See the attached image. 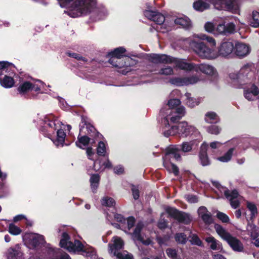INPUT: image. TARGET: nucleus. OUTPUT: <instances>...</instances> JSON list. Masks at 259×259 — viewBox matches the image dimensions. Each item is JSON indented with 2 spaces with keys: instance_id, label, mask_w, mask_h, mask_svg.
I'll return each instance as SVG.
<instances>
[{
  "instance_id": "1",
  "label": "nucleus",
  "mask_w": 259,
  "mask_h": 259,
  "mask_svg": "<svg viewBox=\"0 0 259 259\" xmlns=\"http://www.w3.org/2000/svg\"><path fill=\"white\" fill-rule=\"evenodd\" d=\"M38 124L42 134L50 139L56 133V138L52 139L53 143L57 147H62L65 145L67 134H69L71 129L70 125L62 124L53 114L43 116L38 120Z\"/></svg>"
},
{
  "instance_id": "2",
  "label": "nucleus",
  "mask_w": 259,
  "mask_h": 259,
  "mask_svg": "<svg viewBox=\"0 0 259 259\" xmlns=\"http://www.w3.org/2000/svg\"><path fill=\"white\" fill-rule=\"evenodd\" d=\"M201 58L213 60L218 58V53L215 49V39L205 34H195L192 38H187L184 40Z\"/></svg>"
},
{
  "instance_id": "3",
  "label": "nucleus",
  "mask_w": 259,
  "mask_h": 259,
  "mask_svg": "<svg viewBox=\"0 0 259 259\" xmlns=\"http://www.w3.org/2000/svg\"><path fill=\"white\" fill-rule=\"evenodd\" d=\"M59 3L61 7L67 8L65 12L73 18L91 13L97 4L96 0H60Z\"/></svg>"
},
{
  "instance_id": "4",
  "label": "nucleus",
  "mask_w": 259,
  "mask_h": 259,
  "mask_svg": "<svg viewBox=\"0 0 259 259\" xmlns=\"http://www.w3.org/2000/svg\"><path fill=\"white\" fill-rule=\"evenodd\" d=\"M161 131L165 137L177 135L180 138L195 139L196 141H200L201 139L198 130L185 121L180 122L177 125L170 126V128H168L166 125L162 127Z\"/></svg>"
},
{
  "instance_id": "5",
  "label": "nucleus",
  "mask_w": 259,
  "mask_h": 259,
  "mask_svg": "<svg viewBox=\"0 0 259 259\" xmlns=\"http://www.w3.org/2000/svg\"><path fill=\"white\" fill-rule=\"evenodd\" d=\"M60 246L67 249L69 252L82 251L91 259H97L98 256L96 250L93 247L84 245L78 240H74L73 242L69 240L68 235L64 232L60 242Z\"/></svg>"
},
{
  "instance_id": "6",
  "label": "nucleus",
  "mask_w": 259,
  "mask_h": 259,
  "mask_svg": "<svg viewBox=\"0 0 259 259\" xmlns=\"http://www.w3.org/2000/svg\"><path fill=\"white\" fill-rule=\"evenodd\" d=\"M106 219L114 227L121 229L126 233H129L135 223V219L133 217L125 219L122 215L114 212L107 214Z\"/></svg>"
},
{
  "instance_id": "7",
  "label": "nucleus",
  "mask_w": 259,
  "mask_h": 259,
  "mask_svg": "<svg viewBox=\"0 0 259 259\" xmlns=\"http://www.w3.org/2000/svg\"><path fill=\"white\" fill-rule=\"evenodd\" d=\"M174 158L178 161L181 159L180 149L178 145H171L166 149L165 155L163 158V164L164 167L170 172H173L175 176L179 173L178 167L169 161L170 159Z\"/></svg>"
},
{
  "instance_id": "8",
  "label": "nucleus",
  "mask_w": 259,
  "mask_h": 259,
  "mask_svg": "<svg viewBox=\"0 0 259 259\" xmlns=\"http://www.w3.org/2000/svg\"><path fill=\"white\" fill-rule=\"evenodd\" d=\"M108 246L109 253L118 259H133V256L131 253L126 250H122L124 242L120 237L114 236L112 240V243L109 244Z\"/></svg>"
},
{
  "instance_id": "9",
  "label": "nucleus",
  "mask_w": 259,
  "mask_h": 259,
  "mask_svg": "<svg viewBox=\"0 0 259 259\" xmlns=\"http://www.w3.org/2000/svg\"><path fill=\"white\" fill-rule=\"evenodd\" d=\"M214 229L218 234L229 244L233 250L238 252L243 251L242 243L236 238L232 236L222 226L215 224Z\"/></svg>"
},
{
  "instance_id": "10",
  "label": "nucleus",
  "mask_w": 259,
  "mask_h": 259,
  "mask_svg": "<svg viewBox=\"0 0 259 259\" xmlns=\"http://www.w3.org/2000/svg\"><path fill=\"white\" fill-rule=\"evenodd\" d=\"M109 62L113 66L120 69L118 71L123 74H125L131 71L132 67L137 62L136 60L128 56L124 58L111 57Z\"/></svg>"
},
{
  "instance_id": "11",
  "label": "nucleus",
  "mask_w": 259,
  "mask_h": 259,
  "mask_svg": "<svg viewBox=\"0 0 259 259\" xmlns=\"http://www.w3.org/2000/svg\"><path fill=\"white\" fill-rule=\"evenodd\" d=\"M161 112L165 115L164 119V126L167 125L168 128H170L168 123L169 120L172 122H176L182 118L185 114V108L183 106H179L177 108L162 109Z\"/></svg>"
},
{
  "instance_id": "12",
  "label": "nucleus",
  "mask_w": 259,
  "mask_h": 259,
  "mask_svg": "<svg viewBox=\"0 0 259 259\" xmlns=\"http://www.w3.org/2000/svg\"><path fill=\"white\" fill-rule=\"evenodd\" d=\"M44 86L45 83L40 80H26L20 83L17 88V91L22 95L26 94L30 91L43 93L44 92H40V91L44 89Z\"/></svg>"
},
{
  "instance_id": "13",
  "label": "nucleus",
  "mask_w": 259,
  "mask_h": 259,
  "mask_svg": "<svg viewBox=\"0 0 259 259\" xmlns=\"http://www.w3.org/2000/svg\"><path fill=\"white\" fill-rule=\"evenodd\" d=\"M247 140H245L244 138H236L228 141L227 142V146L230 147V148L223 155L218 157L217 160L222 162H228L230 161L233 155L235 148L241 143Z\"/></svg>"
},
{
  "instance_id": "14",
  "label": "nucleus",
  "mask_w": 259,
  "mask_h": 259,
  "mask_svg": "<svg viewBox=\"0 0 259 259\" xmlns=\"http://www.w3.org/2000/svg\"><path fill=\"white\" fill-rule=\"evenodd\" d=\"M211 3L215 9L227 10L236 13L239 10V6L236 0H207Z\"/></svg>"
},
{
  "instance_id": "15",
  "label": "nucleus",
  "mask_w": 259,
  "mask_h": 259,
  "mask_svg": "<svg viewBox=\"0 0 259 259\" xmlns=\"http://www.w3.org/2000/svg\"><path fill=\"white\" fill-rule=\"evenodd\" d=\"M212 184L221 193H224L226 197L229 199L231 205L233 208H236L239 206V194L236 190H234L230 192L217 182H212Z\"/></svg>"
},
{
  "instance_id": "16",
  "label": "nucleus",
  "mask_w": 259,
  "mask_h": 259,
  "mask_svg": "<svg viewBox=\"0 0 259 259\" xmlns=\"http://www.w3.org/2000/svg\"><path fill=\"white\" fill-rule=\"evenodd\" d=\"M200 81L197 75H190L184 77H175L169 79V82L176 86H188L197 83Z\"/></svg>"
},
{
  "instance_id": "17",
  "label": "nucleus",
  "mask_w": 259,
  "mask_h": 259,
  "mask_svg": "<svg viewBox=\"0 0 259 259\" xmlns=\"http://www.w3.org/2000/svg\"><path fill=\"white\" fill-rule=\"evenodd\" d=\"M165 211L170 217L177 220L179 222L188 224L191 221L189 214L179 211L175 208L167 207L165 208Z\"/></svg>"
},
{
  "instance_id": "18",
  "label": "nucleus",
  "mask_w": 259,
  "mask_h": 259,
  "mask_svg": "<svg viewBox=\"0 0 259 259\" xmlns=\"http://www.w3.org/2000/svg\"><path fill=\"white\" fill-rule=\"evenodd\" d=\"M169 64L174 63L175 67L181 70L191 71L194 70L195 63L187 62L185 59L174 58L170 56Z\"/></svg>"
},
{
  "instance_id": "19",
  "label": "nucleus",
  "mask_w": 259,
  "mask_h": 259,
  "mask_svg": "<svg viewBox=\"0 0 259 259\" xmlns=\"http://www.w3.org/2000/svg\"><path fill=\"white\" fill-rule=\"evenodd\" d=\"M144 15L148 19L159 25L162 24L165 21L164 15L157 11H153L149 5H147V9L144 11Z\"/></svg>"
},
{
  "instance_id": "20",
  "label": "nucleus",
  "mask_w": 259,
  "mask_h": 259,
  "mask_svg": "<svg viewBox=\"0 0 259 259\" xmlns=\"http://www.w3.org/2000/svg\"><path fill=\"white\" fill-rule=\"evenodd\" d=\"M234 49V46L232 42L228 40L223 41L217 50V52H218V57H227L232 54Z\"/></svg>"
},
{
  "instance_id": "21",
  "label": "nucleus",
  "mask_w": 259,
  "mask_h": 259,
  "mask_svg": "<svg viewBox=\"0 0 259 259\" xmlns=\"http://www.w3.org/2000/svg\"><path fill=\"white\" fill-rule=\"evenodd\" d=\"M236 32V26L233 22H225L218 24L216 27L217 34L228 35Z\"/></svg>"
},
{
  "instance_id": "22",
  "label": "nucleus",
  "mask_w": 259,
  "mask_h": 259,
  "mask_svg": "<svg viewBox=\"0 0 259 259\" xmlns=\"http://www.w3.org/2000/svg\"><path fill=\"white\" fill-rule=\"evenodd\" d=\"M143 226V224L142 222H139L137 224L134 232L132 234V237L134 240L140 241L143 244L148 245L151 243L152 240L149 237L145 239L143 234H141Z\"/></svg>"
},
{
  "instance_id": "23",
  "label": "nucleus",
  "mask_w": 259,
  "mask_h": 259,
  "mask_svg": "<svg viewBox=\"0 0 259 259\" xmlns=\"http://www.w3.org/2000/svg\"><path fill=\"white\" fill-rule=\"evenodd\" d=\"M10 73L11 74H9L8 73L0 77V84L4 88L10 89L15 85V77L16 75L15 70L12 71Z\"/></svg>"
},
{
  "instance_id": "24",
  "label": "nucleus",
  "mask_w": 259,
  "mask_h": 259,
  "mask_svg": "<svg viewBox=\"0 0 259 259\" xmlns=\"http://www.w3.org/2000/svg\"><path fill=\"white\" fill-rule=\"evenodd\" d=\"M28 239L29 245L33 248L41 247L46 243L44 236L38 234H30Z\"/></svg>"
},
{
  "instance_id": "25",
  "label": "nucleus",
  "mask_w": 259,
  "mask_h": 259,
  "mask_svg": "<svg viewBox=\"0 0 259 259\" xmlns=\"http://www.w3.org/2000/svg\"><path fill=\"white\" fill-rule=\"evenodd\" d=\"M112 163L108 159L98 158L94 162L93 169L96 171H103L106 168H111Z\"/></svg>"
},
{
  "instance_id": "26",
  "label": "nucleus",
  "mask_w": 259,
  "mask_h": 259,
  "mask_svg": "<svg viewBox=\"0 0 259 259\" xmlns=\"http://www.w3.org/2000/svg\"><path fill=\"white\" fill-rule=\"evenodd\" d=\"M170 56L165 54H151L148 57V60L154 63L169 64Z\"/></svg>"
},
{
  "instance_id": "27",
  "label": "nucleus",
  "mask_w": 259,
  "mask_h": 259,
  "mask_svg": "<svg viewBox=\"0 0 259 259\" xmlns=\"http://www.w3.org/2000/svg\"><path fill=\"white\" fill-rule=\"evenodd\" d=\"M194 71L196 72L200 71L209 75H213L215 72L214 68L208 64H195Z\"/></svg>"
},
{
  "instance_id": "28",
  "label": "nucleus",
  "mask_w": 259,
  "mask_h": 259,
  "mask_svg": "<svg viewBox=\"0 0 259 259\" xmlns=\"http://www.w3.org/2000/svg\"><path fill=\"white\" fill-rule=\"evenodd\" d=\"M236 55L239 57H244L248 55L250 52V48L246 44L238 42L234 47Z\"/></svg>"
},
{
  "instance_id": "29",
  "label": "nucleus",
  "mask_w": 259,
  "mask_h": 259,
  "mask_svg": "<svg viewBox=\"0 0 259 259\" xmlns=\"http://www.w3.org/2000/svg\"><path fill=\"white\" fill-rule=\"evenodd\" d=\"M258 94L259 90L254 84H252L250 88L246 89L244 91V97L248 101H252L256 99Z\"/></svg>"
},
{
  "instance_id": "30",
  "label": "nucleus",
  "mask_w": 259,
  "mask_h": 259,
  "mask_svg": "<svg viewBox=\"0 0 259 259\" xmlns=\"http://www.w3.org/2000/svg\"><path fill=\"white\" fill-rule=\"evenodd\" d=\"M199 217L206 224H210L213 223V219L211 213L208 211L204 206H201L198 210Z\"/></svg>"
},
{
  "instance_id": "31",
  "label": "nucleus",
  "mask_w": 259,
  "mask_h": 259,
  "mask_svg": "<svg viewBox=\"0 0 259 259\" xmlns=\"http://www.w3.org/2000/svg\"><path fill=\"white\" fill-rule=\"evenodd\" d=\"M205 241L209 245L210 248L213 250H219L224 252V250L222 243L213 237L210 236L205 239Z\"/></svg>"
},
{
  "instance_id": "32",
  "label": "nucleus",
  "mask_w": 259,
  "mask_h": 259,
  "mask_svg": "<svg viewBox=\"0 0 259 259\" xmlns=\"http://www.w3.org/2000/svg\"><path fill=\"white\" fill-rule=\"evenodd\" d=\"M183 101L188 107L193 108L197 106L201 102L200 98H194L192 97L191 94L186 93L184 96Z\"/></svg>"
},
{
  "instance_id": "33",
  "label": "nucleus",
  "mask_w": 259,
  "mask_h": 259,
  "mask_svg": "<svg viewBox=\"0 0 259 259\" xmlns=\"http://www.w3.org/2000/svg\"><path fill=\"white\" fill-rule=\"evenodd\" d=\"M15 70V66L7 61H0V77L9 73L11 74L12 71Z\"/></svg>"
},
{
  "instance_id": "34",
  "label": "nucleus",
  "mask_w": 259,
  "mask_h": 259,
  "mask_svg": "<svg viewBox=\"0 0 259 259\" xmlns=\"http://www.w3.org/2000/svg\"><path fill=\"white\" fill-rule=\"evenodd\" d=\"M207 148V145L205 143H203L201 147L199 158L201 164L203 166H206L210 164V161L206 153Z\"/></svg>"
},
{
  "instance_id": "35",
  "label": "nucleus",
  "mask_w": 259,
  "mask_h": 259,
  "mask_svg": "<svg viewBox=\"0 0 259 259\" xmlns=\"http://www.w3.org/2000/svg\"><path fill=\"white\" fill-rule=\"evenodd\" d=\"M22 253L18 247L10 248L7 252V259H22Z\"/></svg>"
},
{
  "instance_id": "36",
  "label": "nucleus",
  "mask_w": 259,
  "mask_h": 259,
  "mask_svg": "<svg viewBox=\"0 0 259 259\" xmlns=\"http://www.w3.org/2000/svg\"><path fill=\"white\" fill-rule=\"evenodd\" d=\"M190 142H183L181 147V150L184 152H190L192 150L194 146H197L200 141H196L195 139H192Z\"/></svg>"
},
{
  "instance_id": "37",
  "label": "nucleus",
  "mask_w": 259,
  "mask_h": 259,
  "mask_svg": "<svg viewBox=\"0 0 259 259\" xmlns=\"http://www.w3.org/2000/svg\"><path fill=\"white\" fill-rule=\"evenodd\" d=\"M249 25L254 28L259 27V12L254 11L248 18Z\"/></svg>"
},
{
  "instance_id": "38",
  "label": "nucleus",
  "mask_w": 259,
  "mask_h": 259,
  "mask_svg": "<svg viewBox=\"0 0 259 259\" xmlns=\"http://www.w3.org/2000/svg\"><path fill=\"white\" fill-rule=\"evenodd\" d=\"M204 120L208 123H217L219 122L220 118L216 113L210 111L205 114Z\"/></svg>"
},
{
  "instance_id": "39",
  "label": "nucleus",
  "mask_w": 259,
  "mask_h": 259,
  "mask_svg": "<svg viewBox=\"0 0 259 259\" xmlns=\"http://www.w3.org/2000/svg\"><path fill=\"white\" fill-rule=\"evenodd\" d=\"M175 23L185 29L189 28L191 26V22L189 19L186 16L180 17L176 18L175 20Z\"/></svg>"
},
{
  "instance_id": "40",
  "label": "nucleus",
  "mask_w": 259,
  "mask_h": 259,
  "mask_svg": "<svg viewBox=\"0 0 259 259\" xmlns=\"http://www.w3.org/2000/svg\"><path fill=\"white\" fill-rule=\"evenodd\" d=\"M100 179V178L98 174H93L91 176L90 182L91 189L94 193L97 191L99 186Z\"/></svg>"
},
{
  "instance_id": "41",
  "label": "nucleus",
  "mask_w": 259,
  "mask_h": 259,
  "mask_svg": "<svg viewBox=\"0 0 259 259\" xmlns=\"http://www.w3.org/2000/svg\"><path fill=\"white\" fill-rule=\"evenodd\" d=\"M194 9L197 11H203L209 8V5L201 0H198L193 3Z\"/></svg>"
},
{
  "instance_id": "42",
  "label": "nucleus",
  "mask_w": 259,
  "mask_h": 259,
  "mask_svg": "<svg viewBox=\"0 0 259 259\" xmlns=\"http://www.w3.org/2000/svg\"><path fill=\"white\" fill-rule=\"evenodd\" d=\"M229 78L231 79L233 85L235 87H238L239 83H241V80H242L239 72H231L229 74Z\"/></svg>"
},
{
  "instance_id": "43",
  "label": "nucleus",
  "mask_w": 259,
  "mask_h": 259,
  "mask_svg": "<svg viewBox=\"0 0 259 259\" xmlns=\"http://www.w3.org/2000/svg\"><path fill=\"white\" fill-rule=\"evenodd\" d=\"M107 149V144L106 142L100 141L98 143L97 148V154L99 156H105Z\"/></svg>"
},
{
  "instance_id": "44",
  "label": "nucleus",
  "mask_w": 259,
  "mask_h": 259,
  "mask_svg": "<svg viewBox=\"0 0 259 259\" xmlns=\"http://www.w3.org/2000/svg\"><path fill=\"white\" fill-rule=\"evenodd\" d=\"M90 142V138L86 136L78 137V140L76 142V145L81 149H84L88 146Z\"/></svg>"
},
{
  "instance_id": "45",
  "label": "nucleus",
  "mask_w": 259,
  "mask_h": 259,
  "mask_svg": "<svg viewBox=\"0 0 259 259\" xmlns=\"http://www.w3.org/2000/svg\"><path fill=\"white\" fill-rule=\"evenodd\" d=\"M248 234L250 235L251 239H255L258 236V232L256 227L252 224H248L246 228Z\"/></svg>"
},
{
  "instance_id": "46",
  "label": "nucleus",
  "mask_w": 259,
  "mask_h": 259,
  "mask_svg": "<svg viewBox=\"0 0 259 259\" xmlns=\"http://www.w3.org/2000/svg\"><path fill=\"white\" fill-rule=\"evenodd\" d=\"M101 203L104 206L112 207L115 204V201L113 198L105 196L101 199Z\"/></svg>"
},
{
  "instance_id": "47",
  "label": "nucleus",
  "mask_w": 259,
  "mask_h": 259,
  "mask_svg": "<svg viewBox=\"0 0 259 259\" xmlns=\"http://www.w3.org/2000/svg\"><path fill=\"white\" fill-rule=\"evenodd\" d=\"M126 50L123 47H119L115 49L111 53L112 57H117L118 58H124V53Z\"/></svg>"
},
{
  "instance_id": "48",
  "label": "nucleus",
  "mask_w": 259,
  "mask_h": 259,
  "mask_svg": "<svg viewBox=\"0 0 259 259\" xmlns=\"http://www.w3.org/2000/svg\"><path fill=\"white\" fill-rule=\"evenodd\" d=\"M96 13L99 19H104L108 14L107 9L103 6H100L97 8Z\"/></svg>"
},
{
  "instance_id": "49",
  "label": "nucleus",
  "mask_w": 259,
  "mask_h": 259,
  "mask_svg": "<svg viewBox=\"0 0 259 259\" xmlns=\"http://www.w3.org/2000/svg\"><path fill=\"white\" fill-rule=\"evenodd\" d=\"M174 72V69L171 67L166 66L161 68L157 74L163 75H172Z\"/></svg>"
},
{
  "instance_id": "50",
  "label": "nucleus",
  "mask_w": 259,
  "mask_h": 259,
  "mask_svg": "<svg viewBox=\"0 0 259 259\" xmlns=\"http://www.w3.org/2000/svg\"><path fill=\"white\" fill-rule=\"evenodd\" d=\"M80 133L83 132V130L85 129L87 131L88 134L94 132L95 131V128L93 126L91 125L90 123H87L83 121L81 122V123L80 124Z\"/></svg>"
},
{
  "instance_id": "51",
  "label": "nucleus",
  "mask_w": 259,
  "mask_h": 259,
  "mask_svg": "<svg viewBox=\"0 0 259 259\" xmlns=\"http://www.w3.org/2000/svg\"><path fill=\"white\" fill-rule=\"evenodd\" d=\"M250 66L249 65H245L240 69L239 74L243 80L245 76H247L250 73Z\"/></svg>"
},
{
  "instance_id": "52",
  "label": "nucleus",
  "mask_w": 259,
  "mask_h": 259,
  "mask_svg": "<svg viewBox=\"0 0 259 259\" xmlns=\"http://www.w3.org/2000/svg\"><path fill=\"white\" fill-rule=\"evenodd\" d=\"M247 207L250 212V218L253 219L256 215L257 213L256 205L253 203L247 202Z\"/></svg>"
},
{
  "instance_id": "53",
  "label": "nucleus",
  "mask_w": 259,
  "mask_h": 259,
  "mask_svg": "<svg viewBox=\"0 0 259 259\" xmlns=\"http://www.w3.org/2000/svg\"><path fill=\"white\" fill-rule=\"evenodd\" d=\"M221 130V128L219 126L214 124L208 126L206 128V131L208 133L213 135L219 134Z\"/></svg>"
},
{
  "instance_id": "54",
  "label": "nucleus",
  "mask_w": 259,
  "mask_h": 259,
  "mask_svg": "<svg viewBox=\"0 0 259 259\" xmlns=\"http://www.w3.org/2000/svg\"><path fill=\"white\" fill-rule=\"evenodd\" d=\"M181 103V102L179 99H171L167 102V106L168 107L167 109L177 108Z\"/></svg>"
},
{
  "instance_id": "55",
  "label": "nucleus",
  "mask_w": 259,
  "mask_h": 259,
  "mask_svg": "<svg viewBox=\"0 0 259 259\" xmlns=\"http://www.w3.org/2000/svg\"><path fill=\"white\" fill-rule=\"evenodd\" d=\"M9 232L13 235H18L21 232V230L19 227L13 224H11L9 227Z\"/></svg>"
},
{
  "instance_id": "56",
  "label": "nucleus",
  "mask_w": 259,
  "mask_h": 259,
  "mask_svg": "<svg viewBox=\"0 0 259 259\" xmlns=\"http://www.w3.org/2000/svg\"><path fill=\"white\" fill-rule=\"evenodd\" d=\"M175 240L179 243L185 244L187 240V237L183 233H177L175 235Z\"/></svg>"
},
{
  "instance_id": "57",
  "label": "nucleus",
  "mask_w": 259,
  "mask_h": 259,
  "mask_svg": "<svg viewBox=\"0 0 259 259\" xmlns=\"http://www.w3.org/2000/svg\"><path fill=\"white\" fill-rule=\"evenodd\" d=\"M217 217L224 223H228L230 222L229 217L225 213L218 211L217 213Z\"/></svg>"
},
{
  "instance_id": "58",
  "label": "nucleus",
  "mask_w": 259,
  "mask_h": 259,
  "mask_svg": "<svg viewBox=\"0 0 259 259\" xmlns=\"http://www.w3.org/2000/svg\"><path fill=\"white\" fill-rule=\"evenodd\" d=\"M51 259H71L70 256L65 252H58L55 253Z\"/></svg>"
},
{
  "instance_id": "59",
  "label": "nucleus",
  "mask_w": 259,
  "mask_h": 259,
  "mask_svg": "<svg viewBox=\"0 0 259 259\" xmlns=\"http://www.w3.org/2000/svg\"><path fill=\"white\" fill-rule=\"evenodd\" d=\"M204 28L208 32L217 33L216 28H215L214 25L212 22H206L204 25Z\"/></svg>"
},
{
  "instance_id": "60",
  "label": "nucleus",
  "mask_w": 259,
  "mask_h": 259,
  "mask_svg": "<svg viewBox=\"0 0 259 259\" xmlns=\"http://www.w3.org/2000/svg\"><path fill=\"white\" fill-rule=\"evenodd\" d=\"M166 253L172 259H177V252L176 249L168 248L166 250Z\"/></svg>"
},
{
  "instance_id": "61",
  "label": "nucleus",
  "mask_w": 259,
  "mask_h": 259,
  "mask_svg": "<svg viewBox=\"0 0 259 259\" xmlns=\"http://www.w3.org/2000/svg\"><path fill=\"white\" fill-rule=\"evenodd\" d=\"M190 241L192 244L197 245L198 246H202V241L200 240V239L198 237V236L196 235H193L191 239L190 240Z\"/></svg>"
},
{
  "instance_id": "62",
  "label": "nucleus",
  "mask_w": 259,
  "mask_h": 259,
  "mask_svg": "<svg viewBox=\"0 0 259 259\" xmlns=\"http://www.w3.org/2000/svg\"><path fill=\"white\" fill-rule=\"evenodd\" d=\"M86 153L89 159L92 160H94V156H96V155L92 148H88L86 150Z\"/></svg>"
},
{
  "instance_id": "63",
  "label": "nucleus",
  "mask_w": 259,
  "mask_h": 259,
  "mask_svg": "<svg viewBox=\"0 0 259 259\" xmlns=\"http://www.w3.org/2000/svg\"><path fill=\"white\" fill-rule=\"evenodd\" d=\"M186 199L190 203H194L198 202L197 196L193 195H189L186 196Z\"/></svg>"
},
{
  "instance_id": "64",
  "label": "nucleus",
  "mask_w": 259,
  "mask_h": 259,
  "mask_svg": "<svg viewBox=\"0 0 259 259\" xmlns=\"http://www.w3.org/2000/svg\"><path fill=\"white\" fill-rule=\"evenodd\" d=\"M133 196L134 199L137 200L139 197V191L135 186H133L132 188Z\"/></svg>"
}]
</instances>
